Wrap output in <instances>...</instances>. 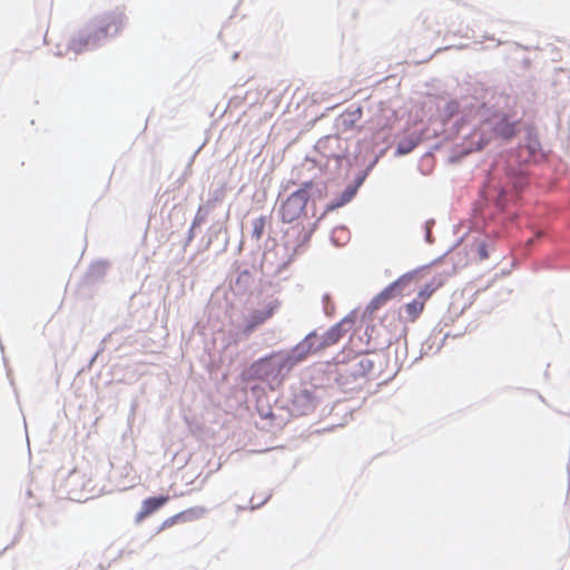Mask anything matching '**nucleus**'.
Segmentation results:
<instances>
[{
	"label": "nucleus",
	"mask_w": 570,
	"mask_h": 570,
	"mask_svg": "<svg viewBox=\"0 0 570 570\" xmlns=\"http://www.w3.org/2000/svg\"><path fill=\"white\" fill-rule=\"evenodd\" d=\"M397 284L393 283L385 287L382 292H380L376 296L372 298L368 304V309L374 312L385 305L390 299L393 298Z\"/></svg>",
	"instance_id": "8"
},
{
	"label": "nucleus",
	"mask_w": 570,
	"mask_h": 570,
	"mask_svg": "<svg viewBox=\"0 0 570 570\" xmlns=\"http://www.w3.org/2000/svg\"><path fill=\"white\" fill-rule=\"evenodd\" d=\"M296 230H298V227H296V226L291 228V232H296Z\"/></svg>",
	"instance_id": "18"
},
{
	"label": "nucleus",
	"mask_w": 570,
	"mask_h": 570,
	"mask_svg": "<svg viewBox=\"0 0 570 570\" xmlns=\"http://www.w3.org/2000/svg\"><path fill=\"white\" fill-rule=\"evenodd\" d=\"M265 226H266V218L264 216H261L253 222V236L256 239H261V237L264 234Z\"/></svg>",
	"instance_id": "12"
},
{
	"label": "nucleus",
	"mask_w": 570,
	"mask_h": 570,
	"mask_svg": "<svg viewBox=\"0 0 570 570\" xmlns=\"http://www.w3.org/2000/svg\"><path fill=\"white\" fill-rule=\"evenodd\" d=\"M522 173H523V169H522V166L520 164L518 166H515V167H511V168L509 167L507 169V175L509 177H512V178L521 176Z\"/></svg>",
	"instance_id": "14"
},
{
	"label": "nucleus",
	"mask_w": 570,
	"mask_h": 570,
	"mask_svg": "<svg viewBox=\"0 0 570 570\" xmlns=\"http://www.w3.org/2000/svg\"><path fill=\"white\" fill-rule=\"evenodd\" d=\"M352 196H353V193H345L344 199L341 203H338L337 206H341V205L345 204L346 202H348L352 198Z\"/></svg>",
	"instance_id": "17"
},
{
	"label": "nucleus",
	"mask_w": 570,
	"mask_h": 570,
	"mask_svg": "<svg viewBox=\"0 0 570 570\" xmlns=\"http://www.w3.org/2000/svg\"><path fill=\"white\" fill-rule=\"evenodd\" d=\"M525 147L531 156H535V154L540 150V141L538 137L529 135Z\"/></svg>",
	"instance_id": "13"
},
{
	"label": "nucleus",
	"mask_w": 570,
	"mask_h": 570,
	"mask_svg": "<svg viewBox=\"0 0 570 570\" xmlns=\"http://www.w3.org/2000/svg\"><path fill=\"white\" fill-rule=\"evenodd\" d=\"M196 515H197V513H196L195 509H188V510L178 512V513L167 518L166 520H164L161 525L159 527L158 531H163V530H165L167 528H170V527L175 525L178 522L188 521L193 517H196Z\"/></svg>",
	"instance_id": "9"
},
{
	"label": "nucleus",
	"mask_w": 570,
	"mask_h": 570,
	"mask_svg": "<svg viewBox=\"0 0 570 570\" xmlns=\"http://www.w3.org/2000/svg\"><path fill=\"white\" fill-rule=\"evenodd\" d=\"M308 198V191L304 188L292 193L279 207L281 219L284 223L298 220L305 215Z\"/></svg>",
	"instance_id": "5"
},
{
	"label": "nucleus",
	"mask_w": 570,
	"mask_h": 570,
	"mask_svg": "<svg viewBox=\"0 0 570 570\" xmlns=\"http://www.w3.org/2000/svg\"><path fill=\"white\" fill-rule=\"evenodd\" d=\"M169 501L168 495L150 497L142 501L141 509L137 514V520L141 521L149 517Z\"/></svg>",
	"instance_id": "7"
},
{
	"label": "nucleus",
	"mask_w": 570,
	"mask_h": 570,
	"mask_svg": "<svg viewBox=\"0 0 570 570\" xmlns=\"http://www.w3.org/2000/svg\"><path fill=\"white\" fill-rule=\"evenodd\" d=\"M307 240H308V236L304 235V243H306Z\"/></svg>",
	"instance_id": "19"
},
{
	"label": "nucleus",
	"mask_w": 570,
	"mask_h": 570,
	"mask_svg": "<svg viewBox=\"0 0 570 570\" xmlns=\"http://www.w3.org/2000/svg\"><path fill=\"white\" fill-rule=\"evenodd\" d=\"M478 255H479V258L480 259H487L489 257V254H488V250H487V245L484 243H481L479 246H478Z\"/></svg>",
	"instance_id": "15"
},
{
	"label": "nucleus",
	"mask_w": 570,
	"mask_h": 570,
	"mask_svg": "<svg viewBox=\"0 0 570 570\" xmlns=\"http://www.w3.org/2000/svg\"><path fill=\"white\" fill-rule=\"evenodd\" d=\"M424 303H422L419 298L413 299L412 302L405 305L406 318L410 322H414L421 315L424 309Z\"/></svg>",
	"instance_id": "10"
},
{
	"label": "nucleus",
	"mask_w": 570,
	"mask_h": 570,
	"mask_svg": "<svg viewBox=\"0 0 570 570\" xmlns=\"http://www.w3.org/2000/svg\"><path fill=\"white\" fill-rule=\"evenodd\" d=\"M276 309L275 303H267L262 308H255L250 312L247 317L244 332L252 333L256 327L264 324L267 320H269Z\"/></svg>",
	"instance_id": "6"
},
{
	"label": "nucleus",
	"mask_w": 570,
	"mask_h": 570,
	"mask_svg": "<svg viewBox=\"0 0 570 570\" xmlns=\"http://www.w3.org/2000/svg\"><path fill=\"white\" fill-rule=\"evenodd\" d=\"M355 364H358L364 370H368L371 367V362L366 358L356 360Z\"/></svg>",
	"instance_id": "16"
},
{
	"label": "nucleus",
	"mask_w": 570,
	"mask_h": 570,
	"mask_svg": "<svg viewBox=\"0 0 570 570\" xmlns=\"http://www.w3.org/2000/svg\"><path fill=\"white\" fill-rule=\"evenodd\" d=\"M494 139L491 124L487 115H479L478 124L473 130L464 138L463 147L465 154L482 150L490 141Z\"/></svg>",
	"instance_id": "3"
},
{
	"label": "nucleus",
	"mask_w": 570,
	"mask_h": 570,
	"mask_svg": "<svg viewBox=\"0 0 570 570\" xmlns=\"http://www.w3.org/2000/svg\"><path fill=\"white\" fill-rule=\"evenodd\" d=\"M488 116L494 138L510 141L520 132V120L513 119L502 111H493Z\"/></svg>",
	"instance_id": "4"
},
{
	"label": "nucleus",
	"mask_w": 570,
	"mask_h": 570,
	"mask_svg": "<svg viewBox=\"0 0 570 570\" xmlns=\"http://www.w3.org/2000/svg\"><path fill=\"white\" fill-rule=\"evenodd\" d=\"M344 335L343 323L335 324L328 328L321 337L315 333L308 334L294 350L297 361L305 358L321 350L336 344Z\"/></svg>",
	"instance_id": "2"
},
{
	"label": "nucleus",
	"mask_w": 570,
	"mask_h": 570,
	"mask_svg": "<svg viewBox=\"0 0 570 570\" xmlns=\"http://www.w3.org/2000/svg\"><path fill=\"white\" fill-rule=\"evenodd\" d=\"M442 281H433L430 284H426L419 293L416 298H419L422 303H426V301L431 297V295L442 286Z\"/></svg>",
	"instance_id": "11"
},
{
	"label": "nucleus",
	"mask_w": 570,
	"mask_h": 570,
	"mask_svg": "<svg viewBox=\"0 0 570 570\" xmlns=\"http://www.w3.org/2000/svg\"><path fill=\"white\" fill-rule=\"evenodd\" d=\"M124 17L121 13L111 12L102 16L92 31L79 33L77 43H73V50L81 51L87 48H94L108 37L116 36L122 28Z\"/></svg>",
	"instance_id": "1"
}]
</instances>
